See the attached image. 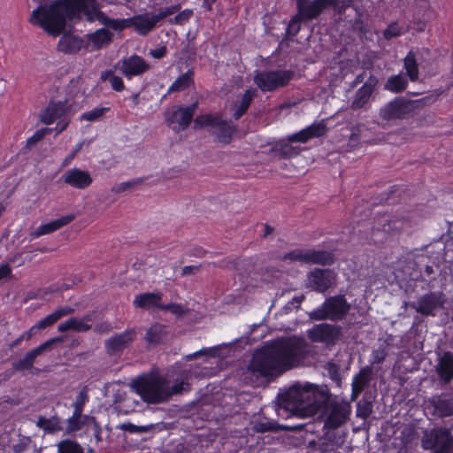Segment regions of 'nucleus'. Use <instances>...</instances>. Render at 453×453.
I'll return each mask as SVG.
<instances>
[{
  "label": "nucleus",
  "mask_w": 453,
  "mask_h": 453,
  "mask_svg": "<svg viewBox=\"0 0 453 453\" xmlns=\"http://www.w3.org/2000/svg\"><path fill=\"white\" fill-rule=\"evenodd\" d=\"M101 81H109L113 90L121 92L125 89L122 78L116 76L112 70H106L101 73Z\"/></svg>",
  "instance_id": "42"
},
{
  "label": "nucleus",
  "mask_w": 453,
  "mask_h": 453,
  "mask_svg": "<svg viewBox=\"0 0 453 453\" xmlns=\"http://www.w3.org/2000/svg\"><path fill=\"white\" fill-rule=\"evenodd\" d=\"M255 96V89H246L244 93L242 95L240 101L233 103V118L235 120L240 119L247 112Z\"/></svg>",
  "instance_id": "28"
},
{
  "label": "nucleus",
  "mask_w": 453,
  "mask_h": 453,
  "mask_svg": "<svg viewBox=\"0 0 453 453\" xmlns=\"http://www.w3.org/2000/svg\"><path fill=\"white\" fill-rule=\"evenodd\" d=\"M325 368L329 377L337 384V386H341L342 376L340 372V366L334 362H327Z\"/></svg>",
  "instance_id": "50"
},
{
  "label": "nucleus",
  "mask_w": 453,
  "mask_h": 453,
  "mask_svg": "<svg viewBox=\"0 0 453 453\" xmlns=\"http://www.w3.org/2000/svg\"><path fill=\"white\" fill-rule=\"evenodd\" d=\"M341 334V326L327 323L315 325L307 331V335L311 342H322L326 345H334Z\"/></svg>",
  "instance_id": "15"
},
{
  "label": "nucleus",
  "mask_w": 453,
  "mask_h": 453,
  "mask_svg": "<svg viewBox=\"0 0 453 453\" xmlns=\"http://www.w3.org/2000/svg\"><path fill=\"white\" fill-rule=\"evenodd\" d=\"M306 264L330 266L336 261L335 255L332 250H305Z\"/></svg>",
  "instance_id": "20"
},
{
  "label": "nucleus",
  "mask_w": 453,
  "mask_h": 453,
  "mask_svg": "<svg viewBox=\"0 0 453 453\" xmlns=\"http://www.w3.org/2000/svg\"><path fill=\"white\" fill-rule=\"evenodd\" d=\"M336 273L332 269L314 268L308 273L309 283H334Z\"/></svg>",
  "instance_id": "32"
},
{
  "label": "nucleus",
  "mask_w": 453,
  "mask_h": 453,
  "mask_svg": "<svg viewBox=\"0 0 453 453\" xmlns=\"http://www.w3.org/2000/svg\"><path fill=\"white\" fill-rule=\"evenodd\" d=\"M65 117H68L65 103L61 101L50 102L42 114L41 120L46 125H50Z\"/></svg>",
  "instance_id": "22"
},
{
  "label": "nucleus",
  "mask_w": 453,
  "mask_h": 453,
  "mask_svg": "<svg viewBox=\"0 0 453 453\" xmlns=\"http://www.w3.org/2000/svg\"><path fill=\"white\" fill-rule=\"evenodd\" d=\"M280 261L301 262L306 264L305 250L296 249L285 253L280 257Z\"/></svg>",
  "instance_id": "45"
},
{
  "label": "nucleus",
  "mask_w": 453,
  "mask_h": 453,
  "mask_svg": "<svg viewBox=\"0 0 453 453\" xmlns=\"http://www.w3.org/2000/svg\"><path fill=\"white\" fill-rule=\"evenodd\" d=\"M325 440L330 441L333 447H339L344 442V435L336 432V429L324 428Z\"/></svg>",
  "instance_id": "46"
},
{
  "label": "nucleus",
  "mask_w": 453,
  "mask_h": 453,
  "mask_svg": "<svg viewBox=\"0 0 453 453\" xmlns=\"http://www.w3.org/2000/svg\"><path fill=\"white\" fill-rule=\"evenodd\" d=\"M429 403L434 408V414L440 418L453 416V400L435 395L429 400Z\"/></svg>",
  "instance_id": "30"
},
{
  "label": "nucleus",
  "mask_w": 453,
  "mask_h": 453,
  "mask_svg": "<svg viewBox=\"0 0 453 453\" xmlns=\"http://www.w3.org/2000/svg\"><path fill=\"white\" fill-rule=\"evenodd\" d=\"M87 421H88V426L91 427L93 432V435L96 443H99L103 441L102 439V428L100 424L97 422L96 418L93 416H85L84 418Z\"/></svg>",
  "instance_id": "51"
},
{
  "label": "nucleus",
  "mask_w": 453,
  "mask_h": 453,
  "mask_svg": "<svg viewBox=\"0 0 453 453\" xmlns=\"http://www.w3.org/2000/svg\"><path fill=\"white\" fill-rule=\"evenodd\" d=\"M310 444L313 445L315 450H319L321 453L333 450L334 448L332 446L330 441L325 440V438L323 440H319L318 442L311 441Z\"/></svg>",
  "instance_id": "57"
},
{
  "label": "nucleus",
  "mask_w": 453,
  "mask_h": 453,
  "mask_svg": "<svg viewBox=\"0 0 453 453\" xmlns=\"http://www.w3.org/2000/svg\"><path fill=\"white\" fill-rule=\"evenodd\" d=\"M327 8H332L335 13L342 15L352 6L354 0H324Z\"/></svg>",
  "instance_id": "43"
},
{
  "label": "nucleus",
  "mask_w": 453,
  "mask_h": 453,
  "mask_svg": "<svg viewBox=\"0 0 453 453\" xmlns=\"http://www.w3.org/2000/svg\"><path fill=\"white\" fill-rule=\"evenodd\" d=\"M403 68L406 72L408 79L411 82L418 80L419 69L418 64L416 59V55L413 50H410L403 58Z\"/></svg>",
  "instance_id": "34"
},
{
  "label": "nucleus",
  "mask_w": 453,
  "mask_h": 453,
  "mask_svg": "<svg viewBox=\"0 0 453 453\" xmlns=\"http://www.w3.org/2000/svg\"><path fill=\"white\" fill-rule=\"evenodd\" d=\"M58 321L55 314L52 312L50 315L46 316L44 319L38 321L35 326H33V329L36 332L37 330L44 329L52 326L54 323Z\"/></svg>",
  "instance_id": "54"
},
{
  "label": "nucleus",
  "mask_w": 453,
  "mask_h": 453,
  "mask_svg": "<svg viewBox=\"0 0 453 453\" xmlns=\"http://www.w3.org/2000/svg\"><path fill=\"white\" fill-rule=\"evenodd\" d=\"M217 351L218 349L216 348H210V349H203L199 351H196V353L194 354H191V355H188V360H192L199 356H202V355H207V356H210V357H214L216 356L217 354Z\"/></svg>",
  "instance_id": "60"
},
{
  "label": "nucleus",
  "mask_w": 453,
  "mask_h": 453,
  "mask_svg": "<svg viewBox=\"0 0 453 453\" xmlns=\"http://www.w3.org/2000/svg\"><path fill=\"white\" fill-rule=\"evenodd\" d=\"M72 330L76 332H87L91 329V325H88L76 317L71 318Z\"/></svg>",
  "instance_id": "55"
},
{
  "label": "nucleus",
  "mask_w": 453,
  "mask_h": 453,
  "mask_svg": "<svg viewBox=\"0 0 453 453\" xmlns=\"http://www.w3.org/2000/svg\"><path fill=\"white\" fill-rule=\"evenodd\" d=\"M141 182H142V180L139 179L132 180L126 181V182H121L119 185L113 187L111 191L114 193H121V192H124V191L134 187L137 184H140Z\"/></svg>",
  "instance_id": "56"
},
{
  "label": "nucleus",
  "mask_w": 453,
  "mask_h": 453,
  "mask_svg": "<svg viewBox=\"0 0 453 453\" xmlns=\"http://www.w3.org/2000/svg\"><path fill=\"white\" fill-rule=\"evenodd\" d=\"M160 309L161 310H165V311H168L171 313H173L174 315H177V316H180L183 313L182 307L180 304H177V303H169V304H166V305H162L161 304Z\"/></svg>",
  "instance_id": "61"
},
{
  "label": "nucleus",
  "mask_w": 453,
  "mask_h": 453,
  "mask_svg": "<svg viewBox=\"0 0 453 453\" xmlns=\"http://www.w3.org/2000/svg\"><path fill=\"white\" fill-rule=\"evenodd\" d=\"M150 69V65L140 56L134 54L121 60L119 70L127 79L139 76Z\"/></svg>",
  "instance_id": "18"
},
{
  "label": "nucleus",
  "mask_w": 453,
  "mask_h": 453,
  "mask_svg": "<svg viewBox=\"0 0 453 453\" xmlns=\"http://www.w3.org/2000/svg\"><path fill=\"white\" fill-rule=\"evenodd\" d=\"M88 38L96 50H100L107 47L112 42L113 34L103 27L88 34Z\"/></svg>",
  "instance_id": "31"
},
{
  "label": "nucleus",
  "mask_w": 453,
  "mask_h": 453,
  "mask_svg": "<svg viewBox=\"0 0 453 453\" xmlns=\"http://www.w3.org/2000/svg\"><path fill=\"white\" fill-rule=\"evenodd\" d=\"M165 326L155 324L151 326L145 334L144 340L149 344H157L165 335Z\"/></svg>",
  "instance_id": "39"
},
{
  "label": "nucleus",
  "mask_w": 453,
  "mask_h": 453,
  "mask_svg": "<svg viewBox=\"0 0 453 453\" xmlns=\"http://www.w3.org/2000/svg\"><path fill=\"white\" fill-rule=\"evenodd\" d=\"M436 372L444 384H449L453 379V353L447 351L440 357L436 365Z\"/></svg>",
  "instance_id": "26"
},
{
  "label": "nucleus",
  "mask_w": 453,
  "mask_h": 453,
  "mask_svg": "<svg viewBox=\"0 0 453 453\" xmlns=\"http://www.w3.org/2000/svg\"><path fill=\"white\" fill-rule=\"evenodd\" d=\"M294 77L293 70H264L254 76V82L262 92H272L287 87Z\"/></svg>",
  "instance_id": "10"
},
{
  "label": "nucleus",
  "mask_w": 453,
  "mask_h": 453,
  "mask_svg": "<svg viewBox=\"0 0 453 453\" xmlns=\"http://www.w3.org/2000/svg\"><path fill=\"white\" fill-rule=\"evenodd\" d=\"M15 453H41L35 444L28 437H23L12 446Z\"/></svg>",
  "instance_id": "40"
},
{
  "label": "nucleus",
  "mask_w": 453,
  "mask_h": 453,
  "mask_svg": "<svg viewBox=\"0 0 453 453\" xmlns=\"http://www.w3.org/2000/svg\"><path fill=\"white\" fill-rule=\"evenodd\" d=\"M326 8L324 0H312L298 6L297 13L303 21H310L317 19Z\"/></svg>",
  "instance_id": "21"
},
{
  "label": "nucleus",
  "mask_w": 453,
  "mask_h": 453,
  "mask_svg": "<svg viewBox=\"0 0 453 453\" xmlns=\"http://www.w3.org/2000/svg\"><path fill=\"white\" fill-rule=\"evenodd\" d=\"M57 446L58 453H84V449L74 440H62Z\"/></svg>",
  "instance_id": "41"
},
{
  "label": "nucleus",
  "mask_w": 453,
  "mask_h": 453,
  "mask_svg": "<svg viewBox=\"0 0 453 453\" xmlns=\"http://www.w3.org/2000/svg\"><path fill=\"white\" fill-rule=\"evenodd\" d=\"M119 428L123 431L128 432V433H141L144 432L145 429L142 426H135L132 423H124L120 425Z\"/></svg>",
  "instance_id": "64"
},
{
  "label": "nucleus",
  "mask_w": 453,
  "mask_h": 453,
  "mask_svg": "<svg viewBox=\"0 0 453 453\" xmlns=\"http://www.w3.org/2000/svg\"><path fill=\"white\" fill-rule=\"evenodd\" d=\"M402 28L397 23H391L383 32V36L386 40H390L402 35Z\"/></svg>",
  "instance_id": "53"
},
{
  "label": "nucleus",
  "mask_w": 453,
  "mask_h": 453,
  "mask_svg": "<svg viewBox=\"0 0 453 453\" xmlns=\"http://www.w3.org/2000/svg\"><path fill=\"white\" fill-rule=\"evenodd\" d=\"M37 426L48 432H58L63 430L61 419L56 416L50 418L40 416L37 420Z\"/></svg>",
  "instance_id": "37"
},
{
  "label": "nucleus",
  "mask_w": 453,
  "mask_h": 453,
  "mask_svg": "<svg viewBox=\"0 0 453 453\" xmlns=\"http://www.w3.org/2000/svg\"><path fill=\"white\" fill-rule=\"evenodd\" d=\"M310 352L311 346L303 338H281L256 351L248 371L256 377L279 375L291 368L303 365Z\"/></svg>",
  "instance_id": "2"
},
{
  "label": "nucleus",
  "mask_w": 453,
  "mask_h": 453,
  "mask_svg": "<svg viewBox=\"0 0 453 453\" xmlns=\"http://www.w3.org/2000/svg\"><path fill=\"white\" fill-rule=\"evenodd\" d=\"M301 21H303L301 17H298V13H296L288 22L286 29L287 37H294L296 36L301 29Z\"/></svg>",
  "instance_id": "47"
},
{
  "label": "nucleus",
  "mask_w": 453,
  "mask_h": 453,
  "mask_svg": "<svg viewBox=\"0 0 453 453\" xmlns=\"http://www.w3.org/2000/svg\"><path fill=\"white\" fill-rule=\"evenodd\" d=\"M162 296L160 293H142L137 295L134 300V305L138 308L150 310L161 306Z\"/></svg>",
  "instance_id": "29"
},
{
  "label": "nucleus",
  "mask_w": 453,
  "mask_h": 453,
  "mask_svg": "<svg viewBox=\"0 0 453 453\" xmlns=\"http://www.w3.org/2000/svg\"><path fill=\"white\" fill-rule=\"evenodd\" d=\"M197 107V102L192 103L188 106H177L172 113L165 117L166 124L175 133L188 129L194 119Z\"/></svg>",
  "instance_id": "14"
},
{
  "label": "nucleus",
  "mask_w": 453,
  "mask_h": 453,
  "mask_svg": "<svg viewBox=\"0 0 453 453\" xmlns=\"http://www.w3.org/2000/svg\"><path fill=\"white\" fill-rule=\"evenodd\" d=\"M408 79L399 74L391 75L384 84V89L391 93L398 94L403 92L408 87Z\"/></svg>",
  "instance_id": "35"
},
{
  "label": "nucleus",
  "mask_w": 453,
  "mask_h": 453,
  "mask_svg": "<svg viewBox=\"0 0 453 453\" xmlns=\"http://www.w3.org/2000/svg\"><path fill=\"white\" fill-rule=\"evenodd\" d=\"M417 218L416 211H405L400 207L395 211H379L372 223L371 236H366L365 240L369 242H383L387 235L399 234L402 230L417 224Z\"/></svg>",
  "instance_id": "5"
},
{
  "label": "nucleus",
  "mask_w": 453,
  "mask_h": 453,
  "mask_svg": "<svg viewBox=\"0 0 453 453\" xmlns=\"http://www.w3.org/2000/svg\"><path fill=\"white\" fill-rule=\"evenodd\" d=\"M289 426L278 424L276 421L263 419L254 423L253 430L257 433L278 432L292 430Z\"/></svg>",
  "instance_id": "36"
},
{
  "label": "nucleus",
  "mask_w": 453,
  "mask_h": 453,
  "mask_svg": "<svg viewBox=\"0 0 453 453\" xmlns=\"http://www.w3.org/2000/svg\"><path fill=\"white\" fill-rule=\"evenodd\" d=\"M88 388L87 387H84L76 395L75 402L73 403V411H75L76 413H82L83 407L85 403L88 402Z\"/></svg>",
  "instance_id": "49"
},
{
  "label": "nucleus",
  "mask_w": 453,
  "mask_h": 453,
  "mask_svg": "<svg viewBox=\"0 0 453 453\" xmlns=\"http://www.w3.org/2000/svg\"><path fill=\"white\" fill-rule=\"evenodd\" d=\"M104 19L96 0H55L50 5H39L32 12L30 21L48 35L58 36L64 31L66 21Z\"/></svg>",
  "instance_id": "3"
},
{
  "label": "nucleus",
  "mask_w": 453,
  "mask_h": 453,
  "mask_svg": "<svg viewBox=\"0 0 453 453\" xmlns=\"http://www.w3.org/2000/svg\"><path fill=\"white\" fill-rule=\"evenodd\" d=\"M105 25L114 30H123L127 27H132L130 18L127 19H107Z\"/></svg>",
  "instance_id": "48"
},
{
  "label": "nucleus",
  "mask_w": 453,
  "mask_h": 453,
  "mask_svg": "<svg viewBox=\"0 0 453 453\" xmlns=\"http://www.w3.org/2000/svg\"><path fill=\"white\" fill-rule=\"evenodd\" d=\"M195 72L188 69L185 73L180 75L168 88L167 94L176 91H183L194 84Z\"/></svg>",
  "instance_id": "33"
},
{
  "label": "nucleus",
  "mask_w": 453,
  "mask_h": 453,
  "mask_svg": "<svg viewBox=\"0 0 453 453\" xmlns=\"http://www.w3.org/2000/svg\"><path fill=\"white\" fill-rule=\"evenodd\" d=\"M372 371L369 366L362 368L359 372L355 375L351 384V400L355 401L361 392L369 385L372 380Z\"/></svg>",
  "instance_id": "25"
},
{
  "label": "nucleus",
  "mask_w": 453,
  "mask_h": 453,
  "mask_svg": "<svg viewBox=\"0 0 453 453\" xmlns=\"http://www.w3.org/2000/svg\"><path fill=\"white\" fill-rule=\"evenodd\" d=\"M392 279L388 283H433L446 281L439 265L431 262L426 254L407 252L392 262L390 266Z\"/></svg>",
  "instance_id": "4"
},
{
  "label": "nucleus",
  "mask_w": 453,
  "mask_h": 453,
  "mask_svg": "<svg viewBox=\"0 0 453 453\" xmlns=\"http://www.w3.org/2000/svg\"><path fill=\"white\" fill-rule=\"evenodd\" d=\"M60 341H62V337L51 338L38 347L29 350L23 357L12 362V365L13 370L21 372H30L32 374L37 373L39 370L34 367L36 358L43 352L51 350L52 346Z\"/></svg>",
  "instance_id": "13"
},
{
  "label": "nucleus",
  "mask_w": 453,
  "mask_h": 453,
  "mask_svg": "<svg viewBox=\"0 0 453 453\" xmlns=\"http://www.w3.org/2000/svg\"><path fill=\"white\" fill-rule=\"evenodd\" d=\"M84 45V41L73 34H64L58 43V50L65 54H76Z\"/></svg>",
  "instance_id": "24"
},
{
  "label": "nucleus",
  "mask_w": 453,
  "mask_h": 453,
  "mask_svg": "<svg viewBox=\"0 0 453 453\" xmlns=\"http://www.w3.org/2000/svg\"><path fill=\"white\" fill-rule=\"evenodd\" d=\"M357 411L359 416H362L364 418L368 417L372 412V403L369 402H365L363 404L361 403H358Z\"/></svg>",
  "instance_id": "62"
},
{
  "label": "nucleus",
  "mask_w": 453,
  "mask_h": 453,
  "mask_svg": "<svg viewBox=\"0 0 453 453\" xmlns=\"http://www.w3.org/2000/svg\"><path fill=\"white\" fill-rule=\"evenodd\" d=\"M183 381L170 386V381L160 374L142 375L133 382V388L148 403L157 404L168 402L173 395L184 390Z\"/></svg>",
  "instance_id": "6"
},
{
  "label": "nucleus",
  "mask_w": 453,
  "mask_h": 453,
  "mask_svg": "<svg viewBox=\"0 0 453 453\" xmlns=\"http://www.w3.org/2000/svg\"><path fill=\"white\" fill-rule=\"evenodd\" d=\"M35 334V329H33V326L27 332H24L19 337H18L16 340H14L12 344H11V348H15L17 346H19L20 344V342L23 341V340H30L31 337Z\"/></svg>",
  "instance_id": "59"
},
{
  "label": "nucleus",
  "mask_w": 453,
  "mask_h": 453,
  "mask_svg": "<svg viewBox=\"0 0 453 453\" xmlns=\"http://www.w3.org/2000/svg\"><path fill=\"white\" fill-rule=\"evenodd\" d=\"M109 111V107H96L91 111L83 112L81 115L80 119L81 121L86 120L89 122L97 121L101 119L104 116V114L107 113Z\"/></svg>",
  "instance_id": "44"
},
{
  "label": "nucleus",
  "mask_w": 453,
  "mask_h": 453,
  "mask_svg": "<svg viewBox=\"0 0 453 453\" xmlns=\"http://www.w3.org/2000/svg\"><path fill=\"white\" fill-rule=\"evenodd\" d=\"M62 180L65 184L77 189H85L93 182L89 172L77 167L66 170L62 175Z\"/></svg>",
  "instance_id": "17"
},
{
  "label": "nucleus",
  "mask_w": 453,
  "mask_h": 453,
  "mask_svg": "<svg viewBox=\"0 0 453 453\" xmlns=\"http://www.w3.org/2000/svg\"><path fill=\"white\" fill-rule=\"evenodd\" d=\"M191 15L190 11H183L179 12L173 19H170L172 24L181 25L184 22L188 21Z\"/></svg>",
  "instance_id": "58"
},
{
  "label": "nucleus",
  "mask_w": 453,
  "mask_h": 453,
  "mask_svg": "<svg viewBox=\"0 0 453 453\" xmlns=\"http://www.w3.org/2000/svg\"><path fill=\"white\" fill-rule=\"evenodd\" d=\"M86 415H82V413H76L73 411L72 417L67 419V426L65 427L66 434H72L81 430L84 426L88 425V421H87L84 418Z\"/></svg>",
  "instance_id": "38"
},
{
  "label": "nucleus",
  "mask_w": 453,
  "mask_h": 453,
  "mask_svg": "<svg viewBox=\"0 0 453 453\" xmlns=\"http://www.w3.org/2000/svg\"><path fill=\"white\" fill-rule=\"evenodd\" d=\"M75 219V216L73 214H67L65 216H62L57 219H54L50 222L42 224L39 226L32 234L34 237H40L44 234H51L60 228H62L65 226H67L72 221H73Z\"/></svg>",
  "instance_id": "23"
},
{
  "label": "nucleus",
  "mask_w": 453,
  "mask_h": 453,
  "mask_svg": "<svg viewBox=\"0 0 453 453\" xmlns=\"http://www.w3.org/2000/svg\"><path fill=\"white\" fill-rule=\"evenodd\" d=\"M349 310V305L345 298L342 296H337L327 298L320 307L310 312L309 317L313 320L337 321L342 320Z\"/></svg>",
  "instance_id": "11"
},
{
  "label": "nucleus",
  "mask_w": 453,
  "mask_h": 453,
  "mask_svg": "<svg viewBox=\"0 0 453 453\" xmlns=\"http://www.w3.org/2000/svg\"><path fill=\"white\" fill-rule=\"evenodd\" d=\"M426 99L424 97L419 100H407L403 96L395 97L380 109L379 116L388 122L404 119L414 112L418 104Z\"/></svg>",
  "instance_id": "9"
},
{
  "label": "nucleus",
  "mask_w": 453,
  "mask_h": 453,
  "mask_svg": "<svg viewBox=\"0 0 453 453\" xmlns=\"http://www.w3.org/2000/svg\"><path fill=\"white\" fill-rule=\"evenodd\" d=\"M327 132L326 125L324 121L314 122L305 128L295 134L287 136V141L279 143V154L283 158H292L297 156L300 152L297 147L291 145L292 142L305 143L312 138H319L325 135Z\"/></svg>",
  "instance_id": "8"
},
{
  "label": "nucleus",
  "mask_w": 453,
  "mask_h": 453,
  "mask_svg": "<svg viewBox=\"0 0 453 453\" xmlns=\"http://www.w3.org/2000/svg\"><path fill=\"white\" fill-rule=\"evenodd\" d=\"M445 302L446 297L441 292H431L419 297L411 306L424 316H435L437 311L443 308Z\"/></svg>",
  "instance_id": "16"
},
{
  "label": "nucleus",
  "mask_w": 453,
  "mask_h": 453,
  "mask_svg": "<svg viewBox=\"0 0 453 453\" xmlns=\"http://www.w3.org/2000/svg\"><path fill=\"white\" fill-rule=\"evenodd\" d=\"M50 128L44 127L36 130L33 135H31L27 140V145L26 147L27 149H31L34 145H35L38 142H40L42 139L44 138V136L50 132Z\"/></svg>",
  "instance_id": "52"
},
{
  "label": "nucleus",
  "mask_w": 453,
  "mask_h": 453,
  "mask_svg": "<svg viewBox=\"0 0 453 453\" xmlns=\"http://www.w3.org/2000/svg\"><path fill=\"white\" fill-rule=\"evenodd\" d=\"M135 338V332L133 329L115 334L105 342L106 352L110 355L121 352L127 348Z\"/></svg>",
  "instance_id": "19"
},
{
  "label": "nucleus",
  "mask_w": 453,
  "mask_h": 453,
  "mask_svg": "<svg viewBox=\"0 0 453 453\" xmlns=\"http://www.w3.org/2000/svg\"><path fill=\"white\" fill-rule=\"evenodd\" d=\"M360 132H361V126L357 125L355 126L351 130V134L349 136V143L351 145H356L359 143L360 142Z\"/></svg>",
  "instance_id": "63"
},
{
  "label": "nucleus",
  "mask_w": 453,
  "mask_h": 453,
  "mask_svg": "<svg viewBox=\"0 0 453 453\" xmlns=\"http://www.w3.org/2000/svg\"><path fill=\"white\" fill-rule=\"evenodd\" d=\"M375 83L369 81L365 82L356 92L353 101L351 102L352 110H359L368 104L372 94L374 91Z\"/></svg>",
  "instance_id": "27"
},
{
  "label": "nucleus",
  "mask_w": 453,
  "mask_h": 453,
  "mask_svg": "<svg viewBox=\"0 0 453 453\" xmlns=\"http://www.w3.org/2000/svg\"><path fill=\"white\" fill-rule=\"evenodd\" d=\"M180 10V5H171L160 8L157 14L150 16L148 13L138 14L130 18L132 27L140 35H147L162 19L176 13Z\"/></svg>",
  "instance_id": "12"
},
{
  "label": "nucleus",
  "mask_w": 453,
  "mask_h": 453,
  "mask_svg": "<svg viewBox=\"0 0 453 453\" xmlns=\"http://www.w3.org/2000/svg\"><path fill=\"white\" fill-rule=\"evenodd\" d=\"M211 127V134L223 144H229L238 131V127L230 119H223L219 113H205L197 116L194 120V128Z\"/></svg>",
  "instance_id": "7"
},
{
  "label": "nucleus",
  "mask_w": 453,
  "mask_h": 453,
  "mask_svg": "<svg viewBox=\"0 0 453 453\" xmlns=\"http://www.w3.org/2000/svg\"><path fill=\"white\" fill-rule=\"evenodd\" d=\"M330 396L326 386L298 384L281 396V404L296 416L305 418L320 413L326 418L324 428L337 429L349 418L351 407L347 401L330 402Z\"/></svg>",
  "instance_id": "1"
}]
</instances>
